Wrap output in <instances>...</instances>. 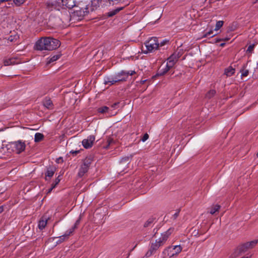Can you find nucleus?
<instances>
[{
    "label": "nucleus",
    "instance_id": "obj_1",
    "mask_svg": "<svg viewBox=\"0 0 258 258\" xmlns=\"http://www.w3.org/2000/svg\"><path fill=\"white\" fill-rule=\"evenodd\" d=\"M135 74V71H121L113 75L105 77L104 83L110 86L118 83L126 81L129 76Z\"/></svg>",
    "mask_w": 258,
    "mask_h": 258
},
{
    "label": "nucleus",
    "instance_id": "obj_2",
    "mask_svg": "<svg viewBox=\"0 0 258 258\" xmlns=\"http://www.w3.org/2000/svg\"><path fill=\"white\" fill-rule=\"evenodd\" d=\"M58 40L51 37L41 38L34 45V48L37 50H52L60 46Z\"/></svg>",
    "mask_w": 258,
    "mask_h": 258
},
{
    "label": "nucleus",
    "instance_id": "obj_3",
    "mask_svg": "<svg viewBox=\"0 0 258 258\" xmlns=\"http://www.w3.org/2000/svg\"><path fill=\"white\" fill-rule=\"evenodd\" d=\"M258 242V239L253 240L249 242H246L239 245L235 251L231 254V257L235 258L242 253L245 252L248 249L252 248Z\"/></svg>",
    "mask_w": 258,
    "mask_h": 258
},
{
    "label": "nucleus",
    "instance_id": "obj_4",
    "mask_svg": "<svg viewBox=\"0 0 258 258\" xmlns=\"http://www.w3.org/2000/svg\"><path fill=\"white\" fill-rule=\"evenodd\" d=\"M182 249L180 245L168 246L162 251V258H170L176 256L182 251Z\"/></svg>",
    "mask_w": 258,
    "mask_h": 258
},
{
    "label": "nucleus",
    "instance_id": "obj_5",
    "mask_svg": "<svg viewBox=\"0 0 258 258\" xmlns=\"http://www.w3.org/2000/svg\"><path fill=\"white\" fill-rule=\"evenodd\" d=\"M146 50L144 51L145 53L151 52L159 48L158 41L157 37H152L145 42Z\"/></svg>",
    "mask_w": 258,
    "mask_h": 258
},
{
    "label": "nucleus",
    "instance_id": "obj_6",
    "mask_svg": "<svg viewBox=\"0 0 258 258\" xmlns=\"http://www.w3.org/2000/svg\"><path fill=\"white\" fill-rule=\"evenodd\" d=\"M86 11L84 9H80L79 10H76L72 12H70V21L72 23H75L77 21L81 20L85 16Z\"/></svg>",
    "mask_w": 258,
    "mask_h": 258
},
{
    "label": "nucleus",
    "instance_id": "obj_7",
    "mask_svg": "<svg viewBox=\"0 0 258 258\" xmlns=\"http://www.w3.org/2000/svg\"><path fill=\"white\" fill-rule=\"evenodd\" d=\"M63 0H49L46 3L47 8L50 11L63 10Z\"/></svg>",
    "mask_w": 258,
    "mask_h": 258
},
{
    "label": "nucleus",
    "instance_id": "obj_8",
    "mask_svg": "<svg viewBox=\"0 0 258 258\" xmlns=\"http://www.w3.org/2000/svg\"><path fill=\"white\" fill-rule=\"evenodd\" d=\"M11 146L13 151L18 154L23 152L26 147L25 142L20 140L12 143Z\"/></svg>",
    "mask_w": 258,
    "mask_h": 258
},
{
    "label": "nucleus",
    "instance_id": "obj_9",
    "mask_svg": "<svg viewBox=\"0 0 258 258\" xmlns=\"http://www.w3.org/2000/svg\"><path fill=\"white\" fill-rule=\"evenodd\" d=\"M180 55L179 53H174L167 59L168 67L172 68L175 63L177 61L178 58L180 57Z\"/></svg>",
    "mask_w": 258,
    "mask_h": 258
},
{
    "label": "nucleus",
    "instance_id": "obj_10",
    "mask_svg": "<svg viewBox=\"0 0 258 258\" xmlns=\"http://www.w3.org/2000/svg\"><path fill=\"white\" fill-rule=\"evenodd\" d=\"M95 140V137L94 135H90L82 141V145L86 149L91 148Z\"/></svg>",
    "mask_w": 258,
    "mask_h": 258
},
{
    "label": "nucleus",
    "instance_id": "obj_11",
    "mask_svg": "<svg viewBox=\"0 0 258 258\" xmlns=\"http://www.w3.org/2000/svg\"><path fill=\"white\" fill-rule=\"evenodd\" d=\"M90 165V162L89 159H86L83 164L81 165V168L79 170L78 175L79 176H83L88 170Z\"/></svg>",
    "mask_w": 258,
    "mask_h": 258
},
{
    "label": "nucleus",
    "instance_id": "obj_12",
    "mask_svg": "<svg viewBox=\"0 0 258 258\" xmlns=\"http://www.w3.org/2000/svg\"><path fill=\"white\" fill-rule=\"evenodd\" d=\"M160 247L155 243H152L151 245L149 250L147 251L146 254V256L149 257L159 248Z\"/></svg>",
    "mask_w": 258,
    "mask_h": 258
},
{
    "label": "nucleus",
    "instance_id": "obj_13",
    "mask_svg": "<svg viewBox=\"0 0 258 258\" xmlns=\"http://www.w3.org/2000/svg\"><path fill=\"white\" fill-rule=\"evenodd\" d=\"M171 234V231L170 229H168L165 232L163 233L160 237H159L160 239L162 240V241L165 243L167 239H168L169 237Z\"/></svg>",
    "mask_w": 258,
    "mask_h": 258
},
{
    "label": "nucleus",
    "instance_id": "obj_14",
    "mask_svg": "<svg viewBox=\"0 0 258 258\" xmlns=\"http://www.w3.org/2000/svg\"><path fill=\"white\" fill-rule=\"evenodd\" d=\"M19 38V36L16 32H11V34L9 36L7 39L11 42H16Z\"/></svg>",
    "mask_w": 258,
    "mask_h": 258
},
{
    "label": "nucleus",
    "instance_id": "obj_15",
    "mask_svg": "<svg viewBox=\"0 0 258 258\" xmlns=\"http://www.w3.org/2000/svg\"><path fill=\"white\" fill-rule=\"evenodd\" d=\"M47 222V219L46 218H42L39 221L38 227L39 229L42 230L46 226Z\"/></svg>",
    "mask_w": 258,
    "mask_h": 258
},
{
    "label": "nucleus",
    "instance_id": "obj_16",
    "mask_svg": "<svg viewBox=\"0 0 258 258\" xmlns=\"http://www.w3.org/2000/svg\"><path fill=\"white\" fill-rule=\"evenodd\" d=\"M79 222L77 221L76 223L67 231H66V237L69 236L73 234L74 230L77 228V225H78Z\"/></svg>",
    "mask_w": 258,
    "mask_h": 258
},
{
    "label": "nucleus",
    "instance_id": "obj_17",
    "mask_svg": "<svg viewBox=\"0 0 258 258\" xmlns=\"http://www.w3.org/2000/svg\"><path fill=\"white\" fill-rule=\"evenodd\" d=\"M61 56V54L59 53H57L55 55L51 56L47 58V63L49 64L51 62H53L57 59H58Z\"/></svg>",
    "mask_w": 258,
    "mask_h": 258
},
{
    "label": "nucleus",
    "instance_id": "obj_18",
    "mask_svg": "<svg viewBox=\"0 0 258 258\" xmlns=\"http://www.w3.org/2000/svg\"><path fill=\"white\" fill-rule=\"evenodd\" d=\"M54 173V169L53 168H48L45 173V180H48L52 177Z\"/></svg>",
    "mask_w": 258,
    "mask_h": 258
},
{
    "label": "nucleus",
    "instance_id": "obj_19",
    "mask_svg": "<svg viewBox=\"0 0 258 258\" xmlns=\"http://www.w3.org/2000/svg\"><path fill=\"white\" fill-rule=\"evenodd\" d=\"M43 105L47 109H50L52 108V102L49 98H45L43 101Z\"/></svg>",
    "mask_w": 258,
    "mask_h": 258
},
{
    "label": "nucleus",
    "instance_id": "obj_20",
    "mask_svg": "<svg viewBox=\"0 0 258 258\" xmlns=\"http://www.w3.org/2000/svg\"><path fill=\"white\" fill-rule=\"evenodd\" d=\"M76 6V0H66V7L71 9Z\"/></svg>",
    "mask_w": 258,
    "mask_h": 258
},
{
    "label": "nucleus",
    "instance_id": "obj_21",
    "mask_svg": "<svg viewBox=\"0 0 258 258\" xmlns=\"http://www.w3.org/2000/svg\"><path fill=\"white\" fill-rule=\"evenodd\" d=\"M235 73V69L231 67H229L225 70L224 74L228 77L231 76Z\"/></svg>",
    "mask_w": 258,
    "mask_h": 258
},
{
    "label": "nucleus",
    "instance_id": "obj_22",
    "mask_svg": "<svg viewBox=\"0 0 258 258\" xmlns=\"http://www.w3.org/2000/svg\"><path fill=\"white\" fill-rule=\"evenodd\" d=\"M15 59L14 58L6 59L4 61V64L5 66L15 64Z\"/></svg>",
    "mask_w": 258,
    "mask_h": 258
},
{
    "label": "nucleus",
    "instance_id": "obj_23",
    "mask_svg": "<svg viewBox=\"0 0 258 258\" xmlns=\"http://www.w3.org/2000/svg\"><path fill=\"white\" fill-rule=\"evenodd\" d=\"M43 137L44 136L43 134L39 133H37L35 134L34 136V141L35 142H40L43 139Z\"/></svg>",
    "mask_w": 258,
    "mask_h": 258
},
{
    "label": "nucleus",
    "instance_id": "obj_24",
    "mask_svg": "<svg viewBox=\"0 0 258 258\" xmlns=\"http://www.w3.org/2000/svg\"><path fill=\"white\" fill-rule=\"evenodd\" d=\"M220 208V206L218 205H214L210 211V214L212 215L214 214L216 212L218 211Z\"/></svg>",
    "mask_w": 258,
    "mask_h": 258
},
{
    "label": "nucleus",
    "instance_id": "obj_25",
    "mask_svg": "<svg viewBox=\"0 0 258 258\" xmlns=\"http://www.w3.org/2000/svg\"><path fill=\"white\" fill-rule=\"evenodd\" d=\"M97 111L99 113H104L108 112L109 108L107 106H102L98 108Z\"/></svg>",
    "mask_w": 258,
    "mask_h": 258
},
{
    "label": "nucleus",
    "instance_id": "obj_26",
    "mask_svg": "<svg viewBox=\"0 0 258 258\" xmlns=\"http://www.w3.org/2000/svg\"><path fill=\"white\" fill-rule=\"evenodd\" d=\"M214 32L212 30L209 31L208 32H206L203 36V37H212L215 35V34H213Z\"/></svg>",
    "mask_w": 258,
    "mask_h": 258
},
{
    "label": "nucleus",
    "instance_id": "obj_27",
    "mask_svg": "<svg viewBox=\"0 0 258 258\" xmlns=\"http://www.w3.org/2000/svg\"><path fill=\"white\" fill-rule=\"evenodd\" d=\"M120 9H116L111 11H110L107 13V16L109 17H112L116 15L120 11Z\"/></svg>",
    "mask_w": 258,
    "mask_h": 258
},
{
    "label": "nucleus",
    "instance_id": "obj_28",
    "mask_svg": "<svg viewBox=\"0 0 258 258\" xmlns=\"http://www.w3.org/2000/svg\"><path fill=\"white\" fill-rule=\"evenodd\" d=\"M223 25V21H217L216 23V24L215 30H216V31L218 30L219 29H220L222 27Z\"/></svg>",
    "mask_w": 258,
    "mask_h": 258
},
{
    "label": "nucleus",
    "instance_id": "obj_29",
    "mask_svg": "<svg viewBox=\"0 0 258 258\" xmlns=\"http://www.w3.org/2000/svg\"><path fill=\"white\" fill-rule=\"evenodd\" d=\"M154 221L153 218L149 219L144 224V227H147L150 226Z\"/></svg>",
    "mask_w": 258,
    "mask_h": 258
},
{
    "label": "nucleus",
    "instance_id": "obj_30",
    "mask_svg": "<svg viewBox=\"0 0 258 258\" xmlns=\"http://www.w3.org/2000/svg\"><path fill=\"white\" fill-rule=\"evenodd\" d=\"M129 161H130V158L128 157H126L122 158L120 160V164H127L129 162Z\"/></svg>",
    "mask_w": 258,
    "mask_h": 258
},
{
    "label": "nucleus",
    "instance_id": "obj_31",
    "mask_svg": "<svg viewBox=\"0 0 258 258\" xmlns=\"http://www.w3.org/2000/svg\"><path fill=\"white\" fill-rule=\"evenodd\" d=\"M216 93V91L214 90H211L207 93L206 97L208 98H210L213 97Z\"/></svg>",
    "mask_w": 258,
    "mask_h": 258
},
{
    "label": "nucleus",
    "instance_id": "obj_32",
    "mask_svg": "<svg viewBox=\"0 0 258 258\" xmlns=\"http://www.w3.org/2000/svg\"><path fill=\"white\" fill-rule=\"evenodd\" d=\"M240 72L241 73V77H247L249 73L248 70L244 69L240 70Z\"/></svg>",
    "mask_w": 258,
    "mask_h": 258
},
{
    "label": "nucleus",
    "instance_id": "obj_33",
    "mask_svg": "<svg viewBox=\"0 0 258 258\" xmlns=\"http://www.w3.org/2000/svg\"><path fill=\"white\" fill-rule=\"evenodd\" d=\"M26 0H13L14 3L17 6H19L23 4Z\"/></svg>",
    "mask_w": 258,
    "mask_h": 258
},
{
    "label": "nucleus",
    "instance_id": "obj_34",
    "mask_svg": "<svg viewBox=\"0 0 258 258\" xmlns=\"http://www.w3.org/2000/svg\"><path fill=\"white\" fill-rule=\"evenodd\" d=\"M168 42H169V41L167 39H165V40L161 41L160 42H158L159 48L164 46L165 44L168 43Z\"/></svg>",
    "mask_w": 258,
    "mask_h": 258
},
{
    "label": "nucleus",
    "instance_id": "obj_35",
    "mask_svg": "<svg viewBox=\"0 0 258 258\" xmlns=\"http://www.w3.org/2000/svg\"><path fill=\"white\" fill-rule=\"evenodd\" d=\"M254 46L255 45L254 44L250 45L247 49V52L251 53L253 51Z\"/></svg>",
    "mask_w": 258,
    "mask_h": 258
},
{
    "label": "nucleus",
    "instance_id": "obj_36",
    "mask_svg": "<svg viewBox=\"0 0 258 258\" xmlns=\"http://www.w3.org/2000/svg\"><path fill=\"white\" fill-rule=\"evenodd\" d=\"M172 68H168V63H167L166 66L165 68V69L163 70V72L160 73V75H163L166 72H167L170 69Z\"/></svg>",
    "mask_w": 258,
    "mask_h": 258
},
{
    "label": "nucleus",
    "instance_id": "obj_37",
    "mask_svg": "<svg viewBox=\"0 0 258 258\" xmlns=\"http://www.w3.org/2000/svg\"><path fill=\"white\" fill-rule=\"evenodd\" d=\"M159 247L163 245L165 243H163L161 239L159 238L155 242Z\"/></svg>",
    "mask_w": 258,
    "mask_h": 258
},
{
    "label": "nucleus",
    "instance_id": "obj_38",
    "mask_svg": "<svg viewBox=\"0 0 258 258\" xmlns=\"http://www.w3.org/2000/svg\"><path fill=\"white\" fill-rule=\"evenodd\" d=\"M159 247L163 245L165 243H163L161 239L159 238L155 242Z\"/></svg>",
    "mask_w": 258,
    "mask_h": 258
},
{
    "label": "nucleus",
    "instance_id": "obj_39",
    "mask_svg": "<svg viewBox=\"0 0 258 258\" xmlns=\"http://www.w3.org/2000/svg\"><path fill=\"white\" fill-rule=\"evenodd\" d=\"M148 138H149V135L147 134H145L143 136V137L142 139V141L143 142H145L146 140H147L148 139Z\"/></svg>",
    "mask_w": 258,
    "mask_h": 258
},
{
    "label": "nucleus",
    "instance_id": "obj_40",
    "mask_svg": "<svg viewBox=\"0 0 258 258\" xmlns=\"http://www.w3.org/2000/svg\"><path fill=\"white\" fill-rule=\"evenodd\" d=\"M63 161V160L62 157H59L58 158H57L56 160V162L58 163H62Z\"/></svg>",
    "mask_w": 258,
    "mask_h": 258
},
{
    "label": "nucleus",
    "instance_id": "obj_41",
    "mask_svg": "<svg viewBox=\"0 0 258 258\" xmlns=\"http://www.w3.org/2000/svg\"><path fill=\"white\" fill-rule=\"evenodd\" d=\"M60 179L58 178H56L54 181V183H53L52 185H55V186L59 182Z\"/></svg>",
    "mask_w": 258,
    "mask_h": 258
},
{
    "label": "nucleus",
    "instance_id": "obj_42",
    "mask_svg": "<svg viewBox=\"0 0 258 258\" xmlns=\"http://www.w3.org/2000/svg\"><path fill=\"white\" fill-rule=\"evenodd\" d=\"M55 187V185H51V187L48 189L47 190V194H49V193H50L51 192V191L52 190V189Z\"/></svg>",
    "mask_w": 258,
    "mask_h": 258
},
{
    "label": "nucleus",
    "instance_id": "obj_43",
    "mask_svg": "<svg viewBox=\"0 0 258 258\" xmlns=\"http://www.w3.org/2000/svg\"><path fill=\"white\" fill-rule=\"evenodd\" d=\"M229 39V38H222V39H220L219 40H217V41H221V40H223V41H227Z\"/></svg>",
    "mask_w": 258,
    "mask_h": 258
},
{
    "label": "nucleus",
    "instance_id": "obj_44",
    "mask_svg": "<svg viewBox=\"0 0 258 258\" xmlns=\"http://www.w3.org/2000/svg\"><path fill=\"white\" fill-rule=\"evenodd\" d=\"M3 211H4L3 206H0V214L2 213Z\"/></svg>",
    "mask_w": 258,
    "mask_h": 258
},
{
    "label": "nucleus",
    "instance_id": "obj_45",
    "mask_svg": "<svg viewBox=\"0 0 258 258\" xmlns=\"http://www.w3.org/2000/svg\"><path fill=\"white\" fill-rule=\"evenodd\" d=\"M146 81V80H141L140 81V83L142 84H144L145 83Z\"/></svg>",
    "mask_w": 258,
    "mask_h": 258
},
{
    "label": "nucleus",
    "instance_id": "obj_46",
    "mask_svg": "<svg viewBox=\"0 0 258 258\" xmlns=\"http://www.w3.org/2000/svg\"><path fill=\"white\" fill-rule=\"evenodd\" d=\"M118 104V103H114L113 105H112V108H114V107H115V106L117 104Z\"/></svg>",
    "mask_w": 258,
    "mask_h": 258
},
{
    "label": "nucleus",
    "instance_id": "obj_47",
    "mask_svg": "<svg viewBox=\"0 0 258 258\" xmlns=\"http://www.w3.org/2000/svg\"><path fill=\"white\" fill-rule=\"evenodd\" d=\"M178 212L176 213L174 215V217H175V218H176V217L178 216Z\"/></svg>",
    "mask_w": 258,
    "mask_h": 258
},
{
    "label": "nucleus",
    "instance_id": "obj_48",
    "mask_svg": "<svg viewBox=\"0 0 258 258\" xmlns=\"http://www.w3.org/2000/svg\"><path fill=\"white\" fill-rule=\"evenodd\" d=\"M79 152L78 151H76L75 152H73V153H75L76 154Z\"/></svg>",
    "mask_w": 258,
    "mask_h": 258
},
{
    "label": "nucleus",
    "instance_id": "obj_49",
    "mask_svg": "<svg viewBox=\"0 0 258 258\" xmlns=\"http://www.w3.org/2000/svg\"><path fill=\"white\" fill-rule=\"evenodd\" d=\"M224 45H225V43H221V44H220V46H224Z\"/></svg>",
    "mask_w": 258,
    "mask_h": 258
},
{
    "label": "nucleus",
    "instance_id": "obj_50",
    "mask_svg": "<svg viewBox=\"0 0 258 258\" xmlns=\"http://www.w3.org/2000/svg\"><path fill=\"white\" fill-rule=\"evenodd\" d=\"M108 142H109V145H110V143H111V141H108Z\"/></svg>",
    "mask_w": 258,
    "mask_h": 258
},
{
    "label": "nucleus",
    "instance_id": "obj_51",
    "mask_svg": "<svg viewBox=\"0 0 258 258\" xmlns=\"http://www.w3.org/2000/svg\"><path fill=\"white\" fill-rule=\"evenodd\" d=\"M255 3L258 4V0H256Z\"/></svg>",
    "mask_w": 258,
    "mask_h": 258
},
{
    "label": "nucleus",
    "instance_id": "obj_52",
    "mask_svg": "<svg viewBox=\"0 0 258 258\" xmlns=\"http://www.w3.org/2000/svg\"><path fill=\"white\" fill-rule=\"evenodd\" d=\"M257 157H258V152H257Z\"/></svg>",
    "mask_w": 258,
    "mask_h": 258
}]
</instances>
